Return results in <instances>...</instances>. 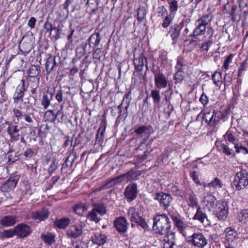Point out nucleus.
I'll return each mask as SVG.
<instances>
[{"instance_id": "f257e3e1", "label": "nucleus", "mask_w": 248, "mask_h": 248, "mask_svg": "<svg viewBox=\"0 0 248 248\" xmlns=\"http://www.w3.org/2000/svg\"><path fill=\"white\" fill-rule=\"evenodd\" d=\"M153 230L159 235H168L171 232V222L165 214H157L153 218Z\"/></svg>"}, {"instance_id": "f03ea898", "label": "nucleus", "mask_w": 248, "mask_h": 248, "mask_svg": "<svg viewBox=\"0 0 248 248\" xmlns=\"http://www.w3.org/2000/svg\"><path fill=\"white\" fill-rule=\"evenodd\" d=\"M212 19V17L209 14L202 16L201 18L196 20L195 25L196 26L193 33L190 37H193L197 39L199 35L204 34L206 31V25L210 23Z\"/></svg>"}, {"instance_id": "7ed1b4c3", "label": "nucleus", "mask_w": 248, "mask_h": 248, "mask_svg": "<svg viewBox=\"0 0 248 248\" xmlns=\"http://www.w3.org/2000/svg\"><path fill=\"white\" fill-rule=\"evenodd\" d=\"M233 185L237 190H241L248 186V172L241 170L237 172L234 177Z\"/></svg>"}, {"instance_id": "20e7f679", "label": "nucleus", "mask_w": 248, "mask_h": 248, "mask_svg": "<svg viewBox=\"0 0 248 248\" xmlns=\"http://www.w3.org/2000/svg\"><path fill=\"white\" fill-rule=\"evenodd\" d=\"M188 242L199 248H203L207 244V240L201 232L194 233L188 237Z\"/></svg>"}, {"instance_id": "39448f33", "label": "nucleus", "mask_w": 248, "mask_h": 248, "mask_svg": "<svg viewBox=\"0 0 248 248\" xmlns=\"http://www.w3.org/2000/svg\"><path fill=\"white\" fill-rule=\"evenodd\" d=\"M138 190L137 184L135 183L129 184L124 190V195L127 201L130 202L136 199L138 196Z\"/></svg>"}, {"instance_id": "423d86ee", "label": "nucleus", "mask_w": 248, "mask_h": 248, "mask_svg": "<svg viewBox=\"0 0 248 248\" xmlns=\"http://www.w3.org/2000/svg\"><path fill=\"white\" fill-rule=\"evenodd\" d=\"M154 199L158 201L160 205L166 209L170 205L172 198L170 194L164 193L163 192L155 193L154 194Z\"/></svg>"}, {"instance_id": "0eeeda50", "label": "nucleus", "mask_w": 248, "mask_h": 248, "mask_svg": "<svg viewBox=\"0 0 248 248\" xmlns=\"http://www.w3.org/2000/svg\"><path fill=\"white\" fill-rule=\"evenodd\" d=\"M184 26V22L182 21L179 24L172 25L167 35L170 37L173 41L172 44H174L177 41L181 33V30Z\"/></svg>"}, {"instance_id": "6e6552de", "label": "nucleus", "mask_w": 248, "mask_h": 248, "mask_svg": "<svg viewBox=\"0 0 248 248\" xmlns=\"http://www.w3.org/2000/svg\"><path fill=\"white\" fill-rule=\"evenodd\" d=\"M226 203L217 202L214 209V214L220 220H225L228 215V209H226Z\"/></svg>"}, {"instance_id": "1a4fd4ad", "label": "nucleus", "mask_w": 248, "mask_h": 248, "mask_svg": "<svg viewBox=\"0 0 248 248\" xmlns=\"http://www.w3.org/2000/svg\"><path fill=\"white\" fill-rule=\"evenodd\" d=\"M15 232L19 238H24L29 236L31 232V227L25 224L21 223L15 227Z\"/></svg>"}, {"instance_id": "9d476101", "label": "nucleus", "mask_w": 248, "mask_h": 248, "mask_svg": "<svg viewBox=\"0 0 248 248\" xmlns=\"http://www.w3.org/2000/svg\"><path fill=\"white\" fill-rule=\"evenodd\" d=\"M129 225V223L124 217H119L114 221V225L117 231L120 233L126 232Z\"/></svg>"}, {"instance_id": "9b49d317", "label": "nucleus", "mask_w": 248, "mask_h": 248, "mask_svg": "<svg viewBox=\"0 0 248 248\" xmlns=\"http://www.w3.org/2000/svg\"><path fill=\"white\" fill-rule=\"evenodd\" d=\"M25 91V81L24 79H22L20 81V84L17 86L16 92L13 95L15 103H18L19 102L23 101V97Z\"/></svg>"}, {"instance_id": "f8f14e48", "label": "nucleus", "mask_w": 248, "mask_h": 248, "mask_svg": "<svg viewBox=\"0 0 248 248\" xmlns=\"http://www.w3.org/2000/svg\"><path fill=\"white\" fill-rule=\"evenodd\" d=\"M168 81L165 75L159 72L155 74V84L156 88L160 90L167 87Z\"/></svg>"}, {"instance_id": "ddd939ff", "label": "nucleus", "mask_w": 248, "mask_h": 248, "mask_svg": "<svg viewBox=\"0 0 248 248\" xmlns=\"http://www.w3.org/2000/svg\"><path fill=\"white\" fill-rule=\"evenodd\" d=\"M133 63L135 69L138 72L142 71L145 63L146 69H148L147 59L143 53H141L137 58H135L134 54Z\"/></svg>"}, {"instance_id": "4468645a", "label": "nucleus", "mask_w": 248, "mask_h": 248, "mask_svg": "<svg viewBox=\"0 0 248 248\" xmlns=\"http://www.w3.org/2000/svg\"><path fill=\"white\" fill-rule=\"evenodd\" d=\"M82 233V227L80 225H72L67 230L66 234L68 238L76 239L79 237Z\"/></svg>"}, {"instance_id": "2eb2a0df", "label": "nucleus", "mask_w": 248, "mask_h": 248, "mask_svg": "<svg viewBox=\"0 0 248 248\" xmlns=\"http://www.w3.org/2000/svg\"><path fill=\"white\" fill-rule=\"evenodd\" d=\"M49 212L46 208H42L41 210L32 212L31 217L34 220H38L39 221H43L48 217Z\"/></svg>"}, {"instance_id": "dca6fc26", "label": "nucleus", "mask_w": 248, "mask_h": 248, "mask_svg": "<svg viewBox=\"0 0 248 248\" xmlns=\"http://www.w3.org/2000/svg\"><path fill=\"white\" fill-rule=\"evenodd\" d=\"M54 94V91L47 90L46 93L43 95L41 99V105L45 109L47 108L50 106L51 101L53 98Z\"/></svg>"}, {"instance_id": "f3484780", "label": "nucleus", "mask_w": 248, "mask_h": 248, "mask_svg": "<svg viewBox=\"0 0 248 248\" xmlns=\"http://www.w3.org/2000/svg\"><path fill=\"white\" fill-rule=\"evenodd\" d=\"M170 217L173 221L174 225L180 231L184 233H186V231L188 230L192 229L191 228L187 227L186 224L182 220L180 219L177 216L172 215L170 216Z\"/></svg>"}, {"instance_id": "a211bd4d", "label": "nucleus", "mask_w": 248, "mask_h": 248, "mask_svg": "<svg viewBox=\"0 0 248 248\" xmlns=\"http://www.w3.org/2000/svg\"><path fill=\"white\" fill-rule=\"evenodd\" d=\"M203 202L209 210L212 209H214L217 203L216 202V199L212 194H208L205 196Z\"/></svg>"}, {"instance_id": "6ab92c4d", "label": "nucleus", "mask_w": 248, "mask_h": 248, "mask_svg": "<svg viewBox=\"0 0 248 248\" xmlns=\"http://www.w3.org/2000/svg\"><path fill=\"white\" fill-rule=\"evenodd\" d=\"M140 175L141 172L140 170H135L133 169H131L126 173L123 174L124 180L126 179L127 182L137 180Z\"/></svg>"}, {"instance_id": "aec40b11", "label": "nucleus", "mask_w": 248, "mask_h": 248, "mask_svg": "<svg viewBox=\"0 0 248 248\" xmlns=\"http://www.w3.org/2000/svg\"><path fill=\"white\" fill-rule=\"evenodd\" d=\"M16 222V217L15 216H6L0 220V224L4 227L14 225Z\"/></svg>"}, {"instance_id": "412c9836", "label": "nucleus", "mask_w": 248, "mask_h": 248, "mask_svg": "<svg viewBox=\"0 0 248 248\" xmlns=\"http://www.w3.org/2000/svg\"><path fill=\"white\" fill-rule=\"evenodd\" d=\"M130 94V92H129L126 94H125L124 97L122 102L119 106L117 107V108L118 110L119 113H120V115H121L122 108H124L126 113H127V109L129 107V104L130 102V99L129 98Z\"/></svg>"}, {"instance_id": "4be33fe9", "label": "nucleus", "mask_w": 248, "mask_h": 248, "mask_svg": "<svg viewBox=\"0 0 248 248\" xmlns=\"http://www.w3.org/2000/svg\"><path fill=\"white\" fill-rule=\"evenodd\" d=\"M40 237L42 241L49 246H51L55 242V235L51 232L42 233Z\"/></svg>"}, {"instance_id": "5701e85b", "label": "nucleus", "mask_w": 248, "mask_h": 248, "mask_svg": "<svg viewBox=\"0 0 248 248\" xmlns=\"http://www.w3.org/2000/svg\"><path fill=\"white\" fill-rule=\"evenodd\" d=\"M16 177H10L1 186V189L4 191H8L15 188L17 184Z\"/></svg>"}, {"instance_id": "b1692460", "label": "nucleus", "mask_w": 248, "mask_h": 248, "mask_svg": "<svg viewBox=\"0 0 248 248\" xmlns=\"http://www.w3.org/2000/svg\"><path fill=\"white\" fill-rule=\"evenodd\" d=\"M127 215L130 221L134 222H137L141 217L139 215L138 211L134 207L129 209Z\"/></svg>"}, {"instance_id": "393cba45", "label": "nucleus", "mask_w": 248, "mask_h": 248, "mask_svg": "<svg viewBox=\"0 0 248 248\" xmlns=\"http://www.w3.org/2000/svg\"><path fill=\"white\" fill-rule=\"evenodd\" d=\"M106 129V125H101L97 131L95 144L101 146L104 140V133Z\"/></svg>"}, {"instance_id": "a878e982", "label": "nucleus", "mask_w": 248, "mask_h": 248, "mask_svg": "<svg viewBox=\"0 0 248 248\" xmlns=\"http://www.w3.org/2000/svg\"><path fill=\"white\" fill-rule=\"evenodd\" d=\"M194 220H198L200 222L203 223L205 220L208 221L206 215L203 212L202 209L198 207L197 209L196 213L193 217Z\"/></svg>"}, {"instance_id": "bb28decb", "label": "nucleus", "mask_w": 248, "mask_h": 248, "mask_svg": "<svg viewBox=\"0 0 248 248\" xmlns=\"http://www.w3.org/2000/svg\"><path fill=\"white\" fill-rule=\"evenodd\" d=\"M165 236L167 240L164 244V248H174V247L176 246L174 232H171L170 234Z\"/></svg>"}, {"instance_id": "cd10ccee", "label": "nucleus", "mask_w": 248, "mask_h": 248, "mask_svg": "<svg viewBox=\"0 0 248 248\" xmlns=\"http://www.w3.org/2000/svg\"><path fill=\"white\" fill-rule=\"evenodd\" d=\"M150 96L152 97L155 108H159L161 96L160 93V91L157 89H154L151 91Z\"/></svg>"}, {"instance_id": "c85d7f7f", "label": "nucleus", "mask_w": 248, "mask_h": 248, "mask_svg": "<svg viewBox=\"0 0 248 248\" xmlns=\"http://www.w3.org/2000/svg\"><path fill=\"white\" fill-rule=\"evenodd\" d=\"M100 0H87L86 5L90 8V12L92 14H96L98 11Z\"/></svg>"}, {"instance_id": "c756f323", "label": "nucleus", "mask_w": 248, "mask_h": 248, "mask_svg": "<svg viewBox=\"0 0 248 248\" xmlns=\"http://www.w3.org/2000/svg\"><path fill=\"white\" fill-rule=\"evenodd\" d=\"M70 221V220L68 218L64 217L55 220L54 225L59 229H64L69 225Z\"/></svg>"}, {"instance_id": "7c9ffc66", "label": "nucleus", "mask_w": 248, "mask_h": 248, "mask_svg": "<svg viewBox=\"0 0 248 248\" xmlns=\"http://www.w3.org/2000/svg\"><path fill=\"white\" fill-rule=\"evenodd\" d=\"M237 219L242 224H246L248 222V210H241L238 213Z\"/></svg>"}, {"instance_id": "2f4dec72", "label": "nucleus", "mask_w": 248, "mask_h": 248, "mask_svg": "<svg viewBox=\"0 0 248 248\" xmlns=\"http://www.w3.org/2000/svg\"><path fill=\"white\" fill-rule=\"evenodd\" d=\"M89 44L91 46V44L94 45L95 47H97L101 41V36L99 32L93 33L88 39Z\"/></svg>"}, {"instance_id": "473e14b6", "label": "nucleus", "mask_w": 248, "mask_h": 248, "mask_svg": "<svg viewBox=\"0 0 248 248\" xmlns=\"http://www.w3.org/2000/svg\"><path fill=\"white\" fill-rule=\"evenodd\" d=\"M31 46L29 44L25 43L22 44L20 43L19 46V50L18 52V54L19 55H23L26 56L31 51Z\"/></svg>"}, {"instance_id": "72a5a7b5", "label": "nucleus", "mask_w": 248, "mask_h": 248, "mask_svg": "<svg viewBox=\"0 0 248 248\" xmlns=\"http://www.w3.org/2000/svg\"><path fill=\"white\" fill-rule=\"evenodd\" d=\"M241 11L238 10L237 7L233 6L232 7L231 11L232 19L234 22H239L241 20Z\"/></svg>"}, {"instance_id": "f704fd0d", "label": "nucleus", "mask_w": 248, "mask_h": 248, "mask_svg": "<svg viewBox=\"0 0 248 248\" xmlns=\"http://www.w3.org/2000/svg\"><path fill=\"white\" fill-rule=\"evenodd\" d=\"M93 207V209L100 216H103L106 214V208L105 205L101 203H93L92 204Z\"/></svg>"}, {"instance_id": "c9c22d12", "label": "nucleus", "mask_w": 248, "mask_h": 248, "mask_svg": "<svg viewBox=\"0 0 248 248\" xmlns=\"http://www.w3.org/2000/svg\"><path fill=\"white\" fill-rule=\"evenodd\" d=\"M212 80L216 86L220 87L222 83V78L220 72L216 71L212 75Z\"/></svg>"}, {"instance_id": "e433bc0d", "label": "nucleus", "mask_w": 248, "mask_h": 248, "mask_svg": "<svg viewBox=\"0 0 248 248\" xmlns=\"http://www.w3.org/2000/svg\"><path fill=\"white\" fill-rule=\"evenodd\" d=\"M226 232V236L228 241H232L235 239L237 236V233L234 229L232 228H227L225 231Z\"/></svg>"}, {"instance_id": "4c0bfd02", "label": "nucleus", "mask_w": 248, "mask_h": 248, "mask_svg": "<svg viewBox=\"0 0 248 248\" xmlns=\"http://www.w3.org/2000/svg\"><path fill=\"white\" fill-rule=\"evenodd\" d=\"M40 72V68L39 66L34 65H31L27 73L30 77L35 78L37 77Z\"/></svg>"}, {"instance_id": "58836bf2", "label": "nucleus", "mask_w": 248, "mask_h": 248, "mask_svg": "<svg viewBox=\"0 0 248 248\" xmlns=\"http://www.w3.org/2000/svg\"><path fill=\"white\" fill-rule=\"evenodd\" d=\"M14 114V122L16 124L23 123V116L22 112L17 108H14L13 110Z\"/></svg>"}, {"instance_id": "ea45409f", "label": "nucleus", "mask_w": 248, "mask_h": 248, "mask_svg": "<svg viewBox=\"0 0 248 248\" xmlns=\"http://www.w3.org/2000/svg\"><path fill=\"white\" fill-rule=\"evenodd\" d=\"M151 127L142 126H140L135 130V132L138 135L142 136L143 134H149L151 132Z\"/></svg>"}, {"instance_id": "a19ab883", "label": "nucleus", "mask_w": 248, "mask_h": 248, "mask_svg": "<svg viewBox=\"0 0 248 248\" xmlns=\"http://www.w3.org/2000/svg\"><path fill=\"white\" fill-rule=\"evenodd\" d=\"M220 114V113H215V111H214V114L211 116L210 113L209 112L204 114L203 119H205L206 122H211L213 121V122L215 123L216 121H218L219 119L218 116Z\"/></svg>"}, {"instance_id": "79ce46f5", "label": "nucleus", "mask_w": 248, "mask_h": 248, "mask_svg": "<svg viewBox=\"0 0 248 248\" xmlns=\"http://www.w3.org/2000/svg\"><path fill=\"white\" fill-rule=\"evenodd\" d=\"M87 217L90 220L95 223L99 222L101 220V218L98 216L97 213L93 209L88 212Z\"/></svg>"}, {"instance_id": "37998d69", "label": "nucleus", "mask_w": 248, "mask_h": 248, "mask_svg": "<svg viewBox=\"0 0 248 248\" xmlns=\"http://www.w3.org/2000/svg\"><path fill=\"white\" fill-rule=\"evenodd\" d=\"M186 64L183 62V59L178 58L177 62V64L175 66V68L177 72H184Z\"/></svg>"}, {"instance_id": "c03bdc74", "label": "nucleus", "mask_w": 248, "mask_h": 248, "mask_svg": "<svg viewBox=\"0 0 248 248\" xmlns=\"http://www.w3.org/2000/svg\"><path fill=\"white\" fill-rule=\"evenodd\" d=\"M53 60L54 56L51 55L46 60L45 68L47 73L48 74L51 72V71H50L49 68H52Z\"/></svg>"}, {"instance_id": "a18cd8bd", "label": "nucleus", "mask_w": 248, "mask_h": 248, "mask_svg": "<svg viewBox=\"0 0 248 248\" xmlns=\"http://www.w3.org/2000/svg\"><path fill=\"white\" fill-rule=\"evenodd\" d=\"M19 152H20V151H19V150H18L16 151V154L14 157L11 154L12 151H9L7 153L8 163H9V164H11V163H13V162H15L16 160H17L18 159V157L19 156L18 154H19Z\"/></svg>"}, {"instance_id": "49530a36", "label": "nucleus", "mask_w": 248, "mask_h": 248, "mask_svg": "<svg viewBox=\"0 0 248 248\" xmlns=\"http://www.w3.org/2000/svg\"><path fill=\"white\" fill-rule=\"evenodd\" d=\"M157 16L163 18L168 16V11L163 6H159L157 9Z\"/></svg>"}, {"instance_id": "de8ad7c7", "label": "nucleus", "mask_w": 248, "mask_h": 248, "mask_svg": "<svg viewBox=\"0 0 248 248\" xmlns=\"http://www.w3.org/2000/svg\"><path fill=\"white\" fill-rule=\"evenodd\" d=\"M114 186L111 180H109L107 181L105 183L102 185L101 186L97 188V191H100L106 189L110 188Z\"/></svg>"}, {"instance_id": "09e8293b", "label": "nucleus", "mask_w": 248, "mask_h": 248, "mask_svg": "<svg viewBox=\"0 0 248 248\" xmlns=\"http://www.w3.org/2000/svg\"><path fill=\"white\" fill-rule=\"evenodd\" d=\"M170 190V192L175 196H178L180 197H182L183 196V191L179 189L178 188V187L176 186H171Z\"/></svg>"}, {"instance_id": "8fccbe9b", "label": "nucleus", "mask_w": 248, "mask_h": 248, "mask_svg": "<svg viewBox=\"0 0 248 248\" xmlns=\"http://www.w3.org/2000/svg\"><path fill=\"white\" fill-rule=\"evenodd\" d=\"M33 153L34 152L30 148H28L23 154L19 153L18 155L19 156H20V157L24 156L25 159H27L32 157Z\"/></svg>"}, {"instance_id": "3c124183", "label": "nucleus", "mask_w": 248, "mask_h": 248, "mask_svg": "<svg viewBox=\"0 0 248 248\" xmlns=\"http://www.w3.org/2000/svg\"><path fill=\"white\" fill-rule=\"evenodd\" d=\"M138 225L142 227L144 231L148 230L149 226L145 219L142 217H140L137 222H136Z\"/></svg>"}, {"instance_id": "603ef678", "label": "nucleus", "mask_w": 248, "mask_h": 248, "mask_svg": "<svg viewBox=\"0 0 248 248\" xmlns=\"http://www.w3.org/2000/svg\"><path fill=\"white\" fill-rule=\"evenodd\" d=\"M110 180L114 186L122 183L124 180L123 174L116 177H113Z\"/></svg>"}, {"instance_id": "864d4df0", "label": "nucleus", "mask_w": 248, "mask_h": 248, "mask_svg": "<svg viewBox=\"0 0 248 248\" xmlns=\"http://www.w3.org/2000/svg\"><path fill=\"white\" fill-rule=\"evenodd\" d=\"M2 235L3 237L6 238H10L13 237L14 235H16L15 228H14L13 230H7L4 231L2 233Z\"/></svg>"}, {"instance_id": "5fc2aeb1", "label": "nucleus", "mask_w": 248, "mask_h": 248, "mask_svg": "<svg viewBox=\"0 0 248 248\" xmlns=\"http://www.w3.org/2000/svg\"><path fill=\"white\" fill-rule=\"evenodd\" d=\"M54 27L53 26L52 23L49 21V19L47 18L46 21L44 25V28L46 30V31H50V32H52Z\"/></svg>"}, {"instance_id": "6e6d98bb", "label": "nucleus", "mask_w": 248, "mask_h": 248, "mask_svg": "<svg viewBox=\"0 0 248 248\" xmlns=\"http://www.w3.org/2000/svg\"><path fill=\"white\" fill-rule=\"evenodd\" d=\"M235 148L236 149V152L237 153H242L244 154H248V149L245 147L241 145L236 144L234 146Z\"/></svg>"}, {"instance_id": "4d7b16f0", "label": "nucleus", "mask_w": 248, "mask_h": 248, "mask_svg": "<svg viewBox=\"0 0 248 248\" xmlns=\"http://www.w3.org/2000/svg\"><path fill=\"white\" fill-rule=\"evenodd\" d=\"M208 185L210 186H212L214 188H221V184L220 180L217 178H216L215 179L212 181L211 182L209 183Z\"/></svg>"}, {"instance_id": "13d9d810", "label": "nucleus", "mask_w": 248, "mask_h": 248, "mask_svg": "<svg viewBox=\"0 0 248 248\" xmlns=\"http://www.w3.org/2000/svg\"><path fill=\"white\" fill-rule=\"evenodd\" d=\"M220 150L227 155H231L232 154V150L230 149L227 145L224 144H221L220 145Z\"/></svg>"}, {"instance_id": "bf43d9fd", "label": "nucleus", "mask_w": 248, "mask_h": 248, "mask_svg": "<svg viewBox=\"0 0 248 248\" xmlns=\"http://www.w3.org/2000/svg\"><path fill=\"white\" fill-rule=\"evenodd\" d=\"M185 72H177L175 74L174 79L177 82H180L183 80L184 78Z\"/></svg>"}, {"instance_id": "052dcab7", "label": "nucleus", "mask_w": 248, "mask_h": 248, "mask_svg": "<svg viewBox=\"0 0 248 248\" xmlns=\"http://www.w3.org/2000/svg\"><path fill=\"white\" fill-rule=\"evenodd\" d=\"M164 17L165 18L162 23V26L163 28H166L170 25V24L172 20V18L170 16H169L168 15Z\"/></svg>"}, {"instance_id": "680f3d73", "label": "nucleus", "mask_w": 248, "mask_h": 248, "mask_svg": "<svg viewBox=\"0 0 248 248\" xmlns=\"http://www.w3.org/2000/svg\"><path fill=\"white\" fill-rule=\"evenodd\" d=\"M19 129L16 125H9L8 128V132L10 135L14 136V134L18 131Z\"/></svg>"}, {"instance_id": "e2e57ef3", "label": "nucleus", "mask_w": 248, "mask_h": 248, "mask_svg": "<svg viewBox=\"0 0 248 248\" xmlns=\"http://www.w3.org/2000/svg\"><path fill=\"white\" fill-rule=\"evenodd\" d=\"M145 15L146 12L145 10L139 9L137 14V19L138 21L141 22L144 19Z\"/></svg>"}, {"instance_id": "0e129e2a", "label": "nucleus", "mask_w": 248, "mask_h": 248, "mask_svg": "<svg viewBox=\"0 0 248 248\" xmlns=\"http://www.w3.org/2000/svg\"><path fill=\"white\" fill-rule=\"evenodd\" d=\"M213 41L211 40H209L203 43L201 47V49L202 51H207L209 49V47L212 45Z\"/></svg>"}, {"instance_id": "69168bd1", "label": "nucleus", "mask_w": 248, "mask_h": 248, "mask_svg": "<svg viewBox=\"0 0 248 248\" xmlns=\"http://www.w3.org/2000/svg\"><path fill=\"white\" fill-rule=\"evenodd\" d=\"M53 31L54 33V34L53 35V38L55 40L60 38V29L59 26L57 27H54L53 29Z\"/></svg>"}, {"instance_id": "338daca9", "label": "nucleus", "mask_w": 248, "mask_h": 248, "mask_svg": "<svg viewBox=\"0 0 248 248\" xmlns=\"http://www.w3.org/2000/svg\"><path fill=\"white\" fill-rule=\"evenodd\" d=\"M83 207V204L82 203L77 204L74 206L73 210L74 212H75L77 214L80 215L82 214L81 209H82Z\"/></svg>"}, {"instance_id": "774afa93", "label": "nucleus", "mask_w": 248, "mask_h": 248, "mask_svg": "<svg viewBox=\"0 0 248 248\" xmlns=\"http://www.w3.org/2000/svg\"><path fill=\"white\" fill-rule=\"evenodd\" d=\"M55 98L59 103H61L62 102L63 99V92H62V90H60L57 92V93L55 96Z\"/></svg>"}]
</instances>
